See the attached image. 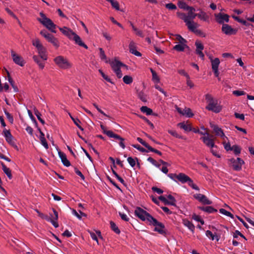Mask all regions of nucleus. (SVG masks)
<instances>
[{
    "label": "nucleus",
    "mask_w": 254,
    "mask_h": 254,
    "mask_svg": "<svg viewBox=\"0 0 254 254\" xmlns=\"http://www.w3.org/2000/svg\"><path fill=\"white\" fill-rule=\"evenodd\" d=\"M229 161L233 169L237 171L242 169V166L244 164V161L240 158H237L236 159L231 158Z\"/></svg>",
    "instance_id": "423d86ee"
},
{
    "label": "nucleus",
    "mask_w": 254,
    "mask_h": 254,
    "mask_svg": "<svg viewBox=\"0 0 254 254\" xmlns=\"http://www.w3.org/2000/svg\"><path fill=\"white\" fill-rule=\"evenodd\" d=\"M147 160L149 162H150V163H151L153 165H154L156 167H157V168H159L160 167V165L159 164H157L156 163V161L154 160L152 158L149 157V158H148Z\"/></svg>",
    "instance_id": "13d9d810"
},
{
    "label": "nucleus",
    "mask_w": 254,
    "mask_h": 254,
    "mask_svg": "<svg viewBox=\"0 0 254 254\" xmlns=\"http://www.w3.org/2000/svg\"><path fill=\"white\" fill-rule=\"evenodd\" d=\"M159 199L166 205H168V203H170L169 202L168 199L164 196H160Z\"/></svg>",
    "instance_id": "338daca9"
},
{
    "label": "nucleus",
    "mask_w": 254,
    "mask_h": 254,
    "mask_svg": "<svg viewBox=\"0 0 254 254\" xmlns=\"http://www.w3.org/2000/svg\"><path fill=\"white\" fill-rule=\"evenodd\" d=\"M40 34L55 47L56 48L59 47V44L58 39L55 38L52 34L49 33L46 30H43L41 31Z\"/></svg>",
    "instance_id": "39448f33"
},
{
    "label": "nucleus",
    "mask_w": 254,
    "mask_h": 254,
    "mask_svg": "<svg viewBox=\"0 0 254 254\" xmlns=\"http://www.w3.org/2000/svg\"><path fill=\"white\" fill-rule=\"evenodd\" d=\"M41 141V144L44 146L46 149H48L49 148L48 144L45 138H42V139H40Z\"/></svg>",
    "instance_id": "69168bd1"
},
{
    "label": "nucleus",
    "mask_w": 254,
    "mask_h": 254,
    "mask_svg": "<svg viewBox=\"0 0 254 254\" xmlns=\"http://www.w3.org/2000/svg\"><path fill=\"white\" fill-rule=\"evenodd\" d=\"M58 154L63 165L66 167H69L70 165V163L67 160L66 155L61 151H58Z\"/></svg>",
    "instance_id": "dca6fc26"
},
{
    "label": "nucleus",
    "mask_w": 254,
    "mask_h": 254,
    "mask_svg": "<svg viewBox=\"0 0 254 254\" xmlns=\"http://www.w3.org/2000/svg\"><path fill=\"white\" fill-rule=\"evenodd\" d=\"M112 172L113 174L115 176V177L117 178V179L123 184H124L125 181L124 180L120 177L118 174L116 173V171H115L114 170H112Z\"/></svg>",
    "instance_id": "4d7b16f0"
},
{
    "label": "nucleus",
    "mask_w": 254,
    "mask_h": 254,
    "mask_svg": "<svg viewBox=\"0 0 254 254\" xmlns=\"http://www.w3.org/2000/svg\"><path fill=\"white\" fill-rule=\"evenodd\" d=\"M187 183H188V185L193 189L196 190H199L198 187L193 183L192 180L190 178L189 179Z\"/></svg>",
    "instance_id": "a19ab883"
},
{
    "label": "nucleus",
    "mask_w": 254,
    "mask_h": 254,
    "mask_svg": "<svg viewBox=\"0 0 254 254\" xmlns=\"http://www.w3.org/2000/svg\"><path fill=\"white\" fill-rule=\"evenodd\" d=\"M110 2L111 3V5L113 8H114L117 10H120L119 4L118 1L114 0H111V1H110Z\"/></svg>",
    "instance_id": "c03bdc74"
},
{
    "label": "nucleus",
    "mask_w": 254,
    "mask_h": 254,
    "mask_svg": "<svg viewBox=\"0 0 254 254\" xmlns=\"http://www.w3.org/2000/svg\"><path fill=\"white\" fill-rule=\"evenodd\" d=\"M178 126L182 129H184L185 131H190L192 130V128L189 124H187L184 122L180 123L178 124Z\"/></svg>",
    "instance_id": "cd10ccee"
},
{
    "label": "nucleus",
    "mask_w": 254,
    "mask_h": 254,
    "mask_svg": "<svg viewBox=\"0 0 254 254\" xmlns=\"http://www.w3.org/2000/svg\"><path fill=\"white\" fill-rule=\"evenodd\" d=\"M109 64H110L113 70L116 73L121 70V67L127 68V66L120 61L115 59L114 61L109 60Z\"/></svg>",
    "instance_id": "0eeeda50"
},
{
    "label": "nucleus",
    "mask_w": 254,
    "mask_h": 254,
    "mask_svg": "<svg viewBox=\"0 0 254 254\" xmlns=\"http://www.w3.org/2000/svg\"><path fill=\"white\" fill-rule=\"evenodd\" d=\"M33 59L34 61L38 64L40 68L43 69L44 67V64L41 62L40 59L37 56H34L33 57Z\"/></svg>",
    "instance_id": "72a5a7b5"
},
{
    "label": "nucleus",
    "mask_w": 254,
    "mask_h": 254,
    "mask_svg": "<svg viewBox=\"0 0 254 254\" xmlns=\"http://www.w3.org/2000/svg\"><path fill=\"white\" fill-rule=\"evenodd\" d=\"M99 50L100 51V58H101V59L102 60H105L106 63H109V61L107 60V57L103 49L100 48Z\"/></svg>",
    "instance_id": "f704fd0d"
},
{
    "label": "nucleus",
    "mask_w": 254,
    "mask_h": 254,
    "mask_svg": "<svg viewBox=\"0 0 254 254\" xmlns=\"http://www.w3.org/2000/svg\"><path fill=\"white\" fill-rule=\"evenodd\" d=\"M233 94L236 96H239L245 94V92L243 91L235 90L233 92Z\"/></svg>",
    "instance_id": "0e129e2a"
},
{
    "label": "nucleus",
    "mask_w": 254,
    "mask_h": 254,
    "mask_svg": "<svg viewBox=\"0 0 254 254\" xmlns=\"http://www.w3.org/2000/svg\"><path fill=\"white\" fill-rule=\"evenodd\" d=\"M206 236L212 240H216L217 241H218L220 239L219 236H215L209 230L206 231Z\"/></svg>",
    "instance_id": "c85d7f7f"
},
{
    "label": "nucleus",
    "mask_w": 254,
    "mask_h": 254,
    "mask_svg": "<svg viewBox=\"0 0 254 254\" xmlns=\"http://www.w3.org/2000/svg\"><path fill=\"white\" fill-rule=\"evenodd\" d=\"M124 82L127 84H129L132 82V78L129 75H125L123 77Z\"/></svg>",
    "instance_id": "58836bf2"
},
{
    "label": "nucleus",
    "mask_w": 254,
    "mask_h": 254,
    "mask_svg": "<svg viewBox=\"0 0 254 254\" xmlns=\"http://www.w3.org/2000/svg\"><path fill=\"white\" fill-rule=\"evenodd\" d=\"M112 138H114L115 139H118L120 141H119V145L123 148V149H125V147H126V146H125V139L122 137L121 136H120V135L117 134H114L113 135H112Z\"/></svg>",
    "instance_id": "412c9836"
},
{
    "label": "nucleus",
    "mask_w": 254,
    "mask_h": 254,
    "mask_svg": "<svg viewBox=\"0 0 254 254\" xmlns=\"http://www.w3.org/2000/svg\"><path fill=\"white\" fill-rule=\"evenodd\" d=\"M0 164L2 166V170L3 171V172L6 175V176L9 179H11L12 175L11 174L10 170L8 168H7L3 162H1Z\"/></svg>",
    "instance_id": "5701e85b"
},
{
    "label": "nucleus",
    "mask_w": 254,
    "mask_h": 254,
    "mask_svg": "<svg viewBox=\"0 0 254 254\" xmlns=\"http://www.w3.org/2000/svg\"><path fill=\"white\" fill-rule=\"evenodd\" d=\"M186 25L189 30L192 32L199 26V25L193 20L190 21Z\"/></svg>",
    "instance_id": "4be33fe9"
},
{
    "label": "nucleus",
    "mask_w": 254,
    "mask_h": 254,
    "mask_svg": "<svg viewBox=\"0 0 254 254\" xmlns=\"http://www.w3.org/2000/svg\"><path fill=\"white\" fill-rule=\"evenodd\" d=\"M217 21L220 24H222L224 21L228 22L229 21V15L226 14H222L221 13H218L216 15Z\"/></svg>",
    "instance_id": "2eb2a0df"
},
{
    "label": "nucleus",
    "mask_w": 254,
    "mask_h": 254,
    "mask_svg": "<svg viewBox=\"0 0 254 254\" xmlns=\"http://www.w3.org/2000/svg\"><path fill=\"white\" fill-rule=\"evenodd\" d=\"M238 236H240L241 237L244 238L245 240H247L245 237L238 230H236L234 233L233 237L234 238H237Z\"/></svg>",
    "instance_id": "5fc2aeb1"
},
{
    "label": "nucleus",
    "mask_w": 254,
    "mask_h": 254,
    "mask_svg": "<svg viewBox=\"0 0 254 254\" xmlns=\"http://www.w3.org/2000/svg\"><path fill=\"white\" fill-rule=\"evenodd\" d=\"M134 214L136 216L138 217L142 221H147L149 222L150 225L154 226H159L161 229H159L155 227L154 230L159 232L160 234H163L164 232L163 229L164 228V225L158 222L155 218L153 217L150 214L144 210L143 209L139 207H137L134 211Z\"/></svg>",
    "instance_id": "f257e3e1"
},
{
    "label": "nucleus",
    "mask_w": 254,
    "mask_h": 254,
    "mask_svg": "<svg viewBox=\"0 0 254 254\" xmlns=\"http://www.w3.org/2000/svg\"><path fill=\"white\" fill-rule=\"evenodd\" d=\"M110 225H111V227L112 229L116 234H119L120 233V230H119L118 227L116 226V224L114 222L111 221L110 222Z\"/></svg>",
    "instance_id": "4c0bfd02"
},
{
    "label": "nucleus",
    "mask_w": 254,
    "mask_h": 254,
    "mask_svg": "<svg viewBox=\"0 0 254 254\" xmlns=\"http://www.w3.org/2000/svg\"><path fill=\"white\" fill-rule=\"evenodd\" d=\"M127 162L129 164V165L132 167H133L135 165V161L134 159L131 157H129L127 159Z\"/></svg>",
    "instance_id": "3c124183"
},
{
    "label": "nucleus",
    "mask_w": 254,
    "mask_h": 254,
    "mask_svg": "<svg viewBox=\"0 0 254 254\" xmlns=\"http://www.w3.org/2000/svg\"><path fill=\"white\" fill-rule=\"evenodd\" d=\"M53 211L54 212V215H53L52 214H50V218L52 219V220H53L54 222H56V221L58 219V212L54 209H53Z\"/></svg>",
    "instance_id": "79ce46f5"
},
{
    "label": "nucleus",
    "mask_w": 254,
    "mask_h": 254,
    "mask_svg": "<svg viewBox=\"0 0 254 254\" xmlns=\"http://www.w3.org/2000/svg\"><path fill=\"white\" fill-rule=\"evenodd\" d=\"M183 224L185 226L187 227L191 232H193L194 231V226L190 221L188 220H184Z\"/></svg>",
    "instance_id": "bb28decb"
},
{
    "label": "nucleus",
    "mask_w": 254,
    "mask_h": 254,
    "mask_svg": "<svg viewBox=\"0 0 254 254\" xmlns=\"http://www.w3.org/2000/svg\"><path fill=\"white\" fill-rule=\"evenodd\" d=\"M99 72L100 73L101 76L103 77V78L106 80V81L111 83H113V82H112L111 80L108 77V76H107L103 71L101 69H99Z\"/></svg>",
    "instance_id": "8fccbe9b"
},
{
    "label": "nucleus",
    "mask_w": 254,
    "mask_h": 254,
    "mask_svg": "<svg viewBox=\"0 0 254 254\" xmlns=\"http://www.w3.org/2000/svg\"><path fill=\"white\" fill-rule=\"evenodd\" d=\"M219 212L221 214H224V215H225L226 216L230 217L232 218H234V216H233V215L232 213H231L230 212L227 211V210H226L225 209H224L223 208L220 209Z\"/></svg>",
    "instance_id": "ea45409f"
},
{
    "label": "nucleus",
    "mask_w": 254,
    "mask_h": 254,
    "mask_svg": "<svg viewBox=\"0 0 254 254\" xmlns=\"http://www.w3.org/2000/svg\"><path fill=\"white\" fill-rule=\"evenodd\" d=\"M205 99L208 103V105L206 107L207 110L215 113H218L221 111L222 108L220 106L218 105L217 100L214 99L209 94L205 95Z\"/></svg>",
    "instance_id": "7ed1b4c3"
},
{
    "label": "nucleus",
    "mask_w": 254,
    "mask_h": 254,
    "mask_svg": "<svg viewBox=\"0 0 254 254\" xmlns=\"http://www.w3.org/2000/svg\"><path fill=\"white\" fill-rule=\"evenodd\" d=\"M219 64L220 61L218 58H215V59L211 60L212 69H218Z\"/></svg>",
    "instance_id": "c756f323"
},
{
    "label": "nucleus",
    "mask_w": 254,
    "mask_h": 254,
    "mask_svg": "<svg viewBox=\"0 0 254 254\" xmlns=\"http://www.w3.org/2000/svg\"><path fill=\"white\" fill-rule=\"evenodd\" d=\"M167 198H168V200H169V202L171 203H168V205H172V206H176V200L175 199V198H174V196H173L171 194H169L167 196Z\"/></svg>",
    "instance_id": "c9c22d12"
},
{
    "label": "nucleus",
    "mask_w": 254,
    "mask_h": 254,
    "mask_svg": "<svg viewBox=\"0 0 254 254\" xmlns=\"http://www.w3.org/2000/svg\"><path fill=\"white\" fill-rule=\"evenodd\" d=\"M39 14L40 17L37 18V20L52 32L56 33V31L55 29L56 27V25L50 18H48L43 12H40Z\"/></svg>",
    "instance_id": "f03ea898"
},
{
    "label": "nucleus",
    "mask_w": 254,
    "mask_h": 254,
    "mask_svg": "<svg viewBox=\"0 0 254 254\" xmlns=\"http://www.w3.org/2000/svg\"><path fill=\"white\" fill-rule=\"evenodd\" d=\"M189 49V47L186 44H178L174 46V49L179 52H182L184 51L185 48Z\"/></svg>",
    "instance_id": "a878e982"
},
{
    "label": "nucleus",
    "mask_w": 254,
    "mask_h": 254,
    "mask_svg": "<svg viewBox=\"0 0 254 254\" xmlns=\"http://www.w3.org/2000/svg\"><path fill=\"white\" fill-rule=\"evenodd\" d=\"M188 15L190 20H192L195 18L196 16H197V14L194 13V11H189Z\"/></svg>",
    "instance_id": "603ef678"
},
{
    "label": "nucleus",
    "mask_w": 254,
    "mask_h": 254,
    "mask_svg": "<svg viewBox=\"0 0 254 254\" xmlns=\"http://www.w3.org/2000/svg\"><path fill=\"white\" fill-rule=\"evenodd\" d=\"M140 110L142 112L145 113L147 115H150L152 113V109L148 108L147 106L141 107Z\"/></svg>",
    "instance_id": "2f4dec72"
},
{
    "label": "nucleus",
    "mask_w": 254,
    "mask_h": 254,
    "mask_svg": "<svg viewBox=\"0 0 254 254\" xmlns=\"http://www.w3.org/2000/svg\"><path fill=\"white\" fill-rule=\"evenodd\" d=\"M129 52L131 54L134 55L135 56H137V57H140L141 56V53L140 52H138L137 51H136L135 46V43L132 41H131L129 43Z\"/></svg>",
    "instance_id": "a211bd4d"
},
{
    "label": "nucleus",
    "mask_w": 254,
    "mask_h": 254,
    "mask_svg": "<svg viewBox=\"0 0 254 254\" xmlns=\"http://www.w3.org/2000/svg\"><path fill=\"white\" fill-rule=\"evenodd\" d=\"M183 114L182 115L186 116V117L188 118L192 117L193 115V114L192 113L191 110L190 108H186L185 109L183 110Z\"/></svg>",
    "instance_id": "473e14b6"
},
{
    "label": "nucleus",
    "mask_w": 254,
    "mask_h": 254,
    "mask_svg": "<svg viewBox=\"0 0 254 254\" xmlns=\"http://www.w3.org/2000/svg\"><path fill=\"white\" fill-rule=\"evenodd\" d=\"M11 56L13 59V62L17 64L23 66L24 65V63L22 58L16 54L13 51H11Z\"/></svg>",
    "instance_id": "ddd939ff"
},
{
    "label": "nucleus",
    "mask_w": 254,
    "mask_h": 254,
    "mask_svg": "<svg viewBox=\"0 0 254 254\" xmlns=\"http://www.w3.org/2000/svg\"><path fill=\"white\" fill-rule=\"evenodd\" d=\"M193 197L204 204H211L212 202L209 200L205 195L201 193L195 194Z\"/></svg>",
    "instance_id": "1a4fd4ad"
},
{
    "label": "nucleus",
    "mask_w": 254,
    "mask_h": 254,
    "mask_svg": "<svg viewBox=\"0 0 254 254\" xmlns=\"http://www.w3.org/2000/svg\"><path fill=\"white\" fill-rule=\"evenodd\" d=\"M210 126L213 129V131L215 132L216 135L219 136L223 138H227L222 129L219 127L217 125H215L211 123H210Z\"/></svg>",
    "instance_id": "f8f14e48"
},
{
    "label": "nucleus",
    "mask_w": 254,
    "mask_h": 254,
    "mask_svg": "<svg viewBox=\"0 0 254 254\" xmlns=\"http://www.w3.org/2000/svg\"><path fill=\"white\" fill-rule=\"evenodd\" d=\"M56 64L61 68L66 69L70 68L71 64L65 58L59 56L54 59Z\"/></svg>",
    "instance_id": "20e7f679"
},
{
    "label": "nucleus",
    "mask_w": 254,
    "mask_h": 254,
    "mask_svg": "<svg viewBox=\"0 0 254 254\" xmlns=\"http://www.w3.org/2000/svg\"><path fill=\"white\" fill-rule=\"evenodd\" d=\"M71 39L74 40L75 43L79 46L83 47L86 49H88L87 46L82 42L80 37L76 33L73 35Z\"/></svg>",
    "instance_id": "f3484780"
},
{
    "label": "nucleus",
    "mask_w": 254,
    "mask_h": 254,
    "mask_svg": "<svg viewBox=\"0 0 254 254\" xmlns=\"http://www.w3.org/2000/svg\"><path fill=\"white\" fill-rule=\"evenodd\" d=\"M119 215L122 220L126 221H128L129 218L127 217V215L126 214L122 213L120 212Z\"/></svg>",
    "instance_id": "774afa93"
},
{
    "label": "nucleus",
    "mask_w": 254,
    "mask_h": 254,
    "mask_svg": "<svg viewBox=\"0 0 254 254\" xmlns=\"http://www.w3.org/2000/svg\"><path fill=\"white\" fill-rule=\"evenodd\" d=\"M59 29L63 34L70 39H72L73 35L75 33L70 29L66 27H64L63 28L60 27Z\"/></svg>",
    "instance_id": "4468645a"
},
{
    "label": "nucleus",
    "mask_w": 254,
    "mask_h": 254,
    "mask_svg": "<svg viewBox=\"0 0 254 254\" xmlns=\"http://www.w3.org/2000/svg\"><path fill=\"white\" fill-rule=\"evenodd\" d=\"M186 23V25L190 21H191L190 18L188 17V15H186L185 13H182L181 14V17Z\"/></svg>",
    "instance_id": "a18cd8bd"
},
{
    "label": "nucleus",
    "mask_w": 254,
    "mask_h": 254,
    "mask_svg": "<svg viewBox=\"0 0 254 254\" xmlns=\"http://www.w3.org/2000/svg\"><path fill=\"white\" fill-rule=\"evenodd\" d=\"M2 134L4 135L6 141L10 145L14 147L15 148L17 149V146L15 144L14 140V138L10 132V131L9 130H7L6 129H4L2 131Z\"/></svg>",
    "instance_id": "6e6552de"
},
{
    "label": "nucleus",
    "mask_w": 254,
    "mask_h": 254,
    "mask_svg": "<svg viewBox=\"0 0 254 254\" xmlns=\"http://www.w3.org/2000/svg\"><path fill=\"white\" fill-rule=\"evenodd\" d=\"M233 18L234 19H235L236 21H237L238 22H240L241 23H242L243 25H247V21L246 20H243V19H241L238 16H234V15L233 16Z\"/></svg>",
    "instance_id": "864d4df0"
},
{
    "label": "nucleus",
    "mask_w": 254,
    "mask_h": 254,
    "mask_svg": "<svg viewBox=\"0 0 254 254\" xmlns=\"http://www.w3.org/2000/svg\"><path fill=\"white\" fill-rule=\"evenodd\" d=\"M4 114L6 116V118L8 120V121L11 123H12L13 122V118L12 116L7 111H4Z\"/></svg>",
    "instance_id": "bf43d9fd"
},
{
    "label": "nucleus",
    "mask_w": 254,
    "mask_h": 254,
    "mask_svg": "<svg viewBox=\"0 0 254 254\" xmlns=\"http://www.w3.org/2000/svg\"><path fill=\"white\" fill-rule=\"evenodd\" d=\"M176 39L179 41L180 44H185L187 43V41L186 39L183 38L180 35H177L176 36Z\"/></svg>",
    "instance_id": "09e8293b"
},
{
    "label": "nucleus",
    "mask_w": 254,
    "mask_h": 254,
    "mask_svg": "<svg viewBox=\"0 0 254 254\" xmlns=\"http://www.w3.org/2000/svg\"><path fill=\"white\" fill-rule=\"evenodd\" d=\"M195 46L196 47V50H198L201 51V50L203 49V46L199 41L195 42Z\"/></svg>",
    "instance_id": "e2e57ef3"
},
{
    "label": "nucleus",
    "mask_w": 254,
    "mask_h": 254,
    "mask_svg": "<svg viewBox=\"0 0 254 254\" xmlns=\"http://www.w3.org/2000/svg\"><path fill=\"white\" fill-rule=\"evenodd\" d=\"M186 23V25L190 21H191L190 18L188 17V15H186L185 13H182L181 14V17Z\"/></svg>",
    "instance_id": "49530a36"
},
{
    "label": "nucleus",
    "mask_w": 254,
    "mask_h": 254,
    "mask_svg": "<svg viewBox=\"0 0 254 254\" xmlns=\"http://www.w3.org/2000/svg\"><path fill=\"white\" fill-rule=\"evenodd\" d=\"M213 136V135H210L209 134V136H203L201 138V139L206 146L211 148H213L215 146L214 140L212 138Z\"/></svg>",
    "instance_id": "9b49d317"
},
{
    "label": "nucleus",
    "mask_w": 254,
    "mask_h": 254,
    "mask_svg": "<svg viewBox=\"0 0 254 254\" xmlns=\"http://www.w3.org/2000/svg\"><path fill=\"white\" fill-rule=\"evenodd\" d=\"M166 7L168 9H171V10L176 9L177 8V6L175 4H174L172 3H169L166 4Z\"/></svg>",
    "instance_id": "680f3d73"
},
{
    "label": "nucleus",
    "mask_w": 254,
    "mask_h": 254,
    "mask_svg": "<svg viewBox=\"0 0 254 254\" xmlns=\"http://www.w3.org/2000/svg\"><path fill=\"white\" fill-rule=\"evenodd\" d=\"M100 127L104 133L106 134L109 137L112 138V135H113L115 134L112 131L107 130L105 127H104L103 125H101Z\"/></svg>",
    "instance_id": "7c9ffc66"
},
{
    "label": "nucleus",
    "mask_w": 254,
    "mask_h": 254,
    "mask_svg": "<svg viewBox=\"0 0 254 254\" xmlns=\"http://www.w3.org/2000/svg\"><path fill=\"white\" fill-rule=\"evenodd\" d=\"M34 114L36 116L37 119L38 120L43 124L44 125L45 124L44 121L41 118V114L40 113V112L38 111V110L36 108H34Z\"/></svg>",
    "instance_id": "e433bc0d"
},
{
    "label": "nucleus",
    "mask_w": 254,
    "mask_h": 254,
    "mask_svg": "<svg viewBox=\"0 0 254 254\" xmlns=\"http://www.w3.org/2000/svg\"><path fill=\"white\" fill-rule=\"evenodd\" d=\"M198 208L201 210L210 213L217 212V210L212 206H200Z\"/></svg>",
    "instance_id": "b1692460"
},
{
    "label": "nucleus",
    "mask_w": 254,
    "mask_h": 254,
    "mask_svg": "<svg viewBox=\"0 0 254 254\" xmlns=\"http://www.w3.org/2000/svg\"><path fill=\"white\" fill-rule=\"evenodd\" d=\"M138 96L142 101L144 102H147V96L143 92H139L138 94Z\"/></svg>",
    "instance_id": "37998d69"
},
{
    "label": "nucleus",
    "mask_w": 254,
    "mask_h": 254,
    "mask_svg": "<svg viewBox=\"0 0 254 254\" xmlns=\"http://www.w3.org/2000/svg\"><path fill=\"white\" fill-rule=\"evenodd\" d=\"M36 48L37 49L38 54L40 56V58L44 61L47 60V57L45 54L46 49L44 47V46L42 45H41L39 47H38Z\"/></svg>",
    "instance_id": "6ab92c4d"
},
{
    "label": "nucleus",
    "mask_w": 254,
    "mask_h": 254,
    "mask_svg": "<svg viewBox=\"0 0 254 254\" xmlns=\"http://www.w3.org/2000/svg\"><path fill=\"white\" fill-rule=\"evenodd\" d=\"M41 217L45 219L47 221L50 222L55 228H58L59 227L58 223L57 222H54L53 220H52V219L48 215L45 214H41Z\"/></svg>",
    "instance_id": "393cba45"
},
{
    "label": "nucleus",
    "mask_w": 254,
    "mask_h": 254,
    "mask_svg": "<svg viewBox=\"0 0 254 254\" xmlns=\"http://www.w3.org/2000/svg\"><path fill=\"white\" fill-rule=\"evenodd\" d=\"M232 150H234V152L236 155H238L241 153V148L236 145L232 146Z\"/></svg>",
    "instance_id": "de8ad7c7"
},
{
    "label": "nucleus",
    "mask_w": 254,
    "mask_h": 254,
    "mask_svg": "<svg viewBox=\"0 0 254 254\" xmlns=\"http://www.w3.org/2000/svg\"><path fill=\"white\" fill-rule=\"evenodd\" d=\"M176 178L182 183L184 184L187 183L190 178L184 173H180L176 176Z\"/></svg>",
    "instance_id": "aec40b11"
},
{
    "label": "nucleus",
    "mask_w": 254,
    "mask_h": 254,
    "mask_svg": "<svg viewBox=\"0 0 254 254\" xmlns=\"http://www.w3.org/2000/svg\"><path fill=\"white\" fill-rule=\"evenodd\" d=\"M32 44L36 48L39 47L40 45H42L41 44L40 40L38 39H36L32 41Z\"/></svg>",
    "instance_id": "052dcab7"
},
{
    "label": "nucleus",
    "mask_w": 254,
    "mask_h": 254,
    "mask_svg": "<svg viewBox=\"0 0 254 254\" xmlns=\"http://www.w3.org/2000/svg\"><path fill=\"white\" fill-rule=\"evenodd\" d=\"M134 148H136L137 150H139L142 152H147L145 149L141 147L138 144H133L132 145Z\"/></svg>",
    "instance_id": "6e6d98bb"
},
{
    "label": "nucleus",
    "mask_w": 254,
    "mask_h": 254,
    "mask_svg": "<svg viewBox=\"0 0 254 254\" xmlns=\"http://www.w3.org/2000/svg\"><path fill=\"white\" fill-rule=\"evenodd\" d=\"M222 31L224 33L228 35L235 34L237 32L236 29H233L231 26L226 24H223Z\"/></svg>",
    "instance_id": "9d476101"
}]
</instances>
